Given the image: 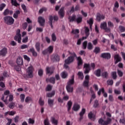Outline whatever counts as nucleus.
Returning a JSON list of instances; mask_svg holds the SVG:
<instances>
[{
  "label": "nucleus",
  "mask_w": 125,
  "mask_h": 125,
  "mask_svg": "<svg viewBox=\"0 0 125 125\" xmlns=\"http://www.w3.org/2000/svg\"><path fill=\"white\" fill-rule=\"evenodd\" d=\"M38 75L39 77H42L43 75V70L40 69L38 70Z\"/></svg>",
  "instance_id": "nucleus-47"
},
{
  "label": "nucleus",
  "mask_w": 125,
  "mask_h": 125,
  "mask_svg": "<svg viewBox=\"0 0 125 125\" xmlns=\"http://www.w3.org/2000/svg\"><path fill=\"white\" fill-rule=\"evenodd\" d=\"M32 54L34 57H37L38 56V53L36 52L34 48H32Z\"/></svg>",
  "instance_id": "nucleus-39"
},
{
  "label": "nucleus",
  "mask_w": 125,
  "mask_h": 125,
  "mask_svg": "<svg viewBox=\"0 0 125 125\" xmlns=\"http://www.w3.org/2000/svg\"><path fill=\"white\" fill-rule=\"evenodd\" d=\"M94 74L96 76V77H100L101 76V70L100 69H97L95 71Z\"/></svg>",
  "instance_id": "nucleus-27"
},
{
  "label": "nucleus",
  "mask_w": 125,
  "mask_h": 125,
  "mask_svg": "<svg viewBox=\"0 0 125 125\" xmlns=\"http://www.w3.org/2000/svg\"><path fill=\"white\" fill-rule=\"evenodd\" d=\"M15 41H16L19 42V43H20L21 42V34H20V29H18L17 31L16 35L14 37Z\"/></svg>",
  "instance_id": "nucleus-8"
},
{
  "label": "nucleus",
  "mask_w": 125,
  "mask_h": 125,
  "mask_svg": "<svg viewBox=\"0 0 125 125\" xmlns=\"http://www.w3.org/2000/svg\"><path fill=\"white\" fill-rule=\"evenodd\" d=\"M38 22L42 27H43L44 26V23H45V20L42 17H39L38 18Z\"/></svg>",
  "instance_id": "nucleus-10"
},
{
  "label": "nucleus",
  "mask_w": 125,
  "mask_h": 125,
  "mask_svg": "<svg viewBox=\"0 0 125 125\" xmlns=\"http://www.w3.org/2000/svg\"><path fill=\"white\" fill-rule=\"evenodd\" d=\"M52 62H59L60 61V57L57 54H53L51 56Z\"/></svg>",
  "instance_id": "nucleus-7"
},
{
  "label": "nucleus",
  "mask_w": 125,
  "mask_h": 125,
  "mask_svg": "<svg viewBox=\"0 0 125 125\" xmlns=\"http://www.w3.org/2000/svg\"><path fill=\"white\" fill-rule=\"evenodd\" d=\"M75 21L78 23V24H80V23H82L83 21V18L82 17H79L75 20Z\"/></svg>",
  "instance_id": "nucleus-41"
},
{
  "label": "nucleus",
  "mask_w": 125,
  "mask_h": 125,
  "mask_svg": "<svg viewBox=\"0 0 125 125\" xmlns=\"http://www.w3.org/2000/svg\"><path fill=\"white\" fill-rule=\"evenodd\" d=\"M17 64L20 66L23 65V59L21 57L18 58L17 60Z\"/></svg>",
  "instance_id": "nucleus-22"
},
{
  "label": "nucleus",
  "mask_w": 125,
  "mask_h": 125,
  "mask_svg": "<svg viewBox=\"0 0 125 125\" xmlns=\"http://www.w3.org/2000/svg\"><path fill=\"white\" fill-rule=\"evenodd\" d=\"M52 89V86L50 84L47 85L46 88V91H50Z\"/></svg>",
  "instance_id": "nucleus-51"
},
{
  "label": "nucleus",
  "mask_w": 125,
  "mask_h": 125,
  "mask_svg": "<svg viewBox=\"0 0 125 125\" xmlns=\"http://www.w3.org/2000/svg\"><path fill=\"white\" fill-rule=\"evenodd\" d=\"M75 83V75L71 77V79L67 83V85H72Z\"/></svg>",
  "instance_id": "nucleus-18"
},
{
  "label": "nucleus",
  "mask_w": 125,
  "mask_h": 125,
  "mask_svg": "<svg viewBox=\"0 0 125 125\" xmlns=\"http://www.w3.org/2000/svg\"><path fill=\"white\" fill-rule=\"evenodd\" d=\"M11 2L14 6H18V5H19V3L17 2L16 0H11Z\"/></svg>",
  "instance_id": "nucleus-35"
},
{
  "label": "nucleus",
  "mask_w": 125,
  "mask_h": 125,
  "mask_svg": "<svg viewBox=\"0 0 125 125\" xmlns=\"http://www.w3.org/2000/svg\"><path fill=\"white\" fill-rule=\"evenodd\" d=\"M59 15H60L61 18H63V17H64V8H61L59 11Z\"/></svg>",
  "instance_id": "nucleus-26"
},
{
  "label": "nucleus",
  "mask_w": 125,
  "mask_h": 125,
  "mask_svg": "<svg viewBox=\"0 0 125 125\" xmlns=\"http://www.w3.org/2000/svg\"><path fill=\"white\" fill-rule=\"evenodd\" d=\"M19 14H20V11L17 10L16 12L14 14V15H13L14 18H17Z\"/></svg>",
  "instance_id": "nucleus-45"
},
{
  "label": "nucleus",
  "mask_w": 125,
  "mask_h": 125,
  "mask_svg": "<svg viewBox=\"0 0 125 125\" xmlns=\"http://www.w3.org/2000/svg\"><path fill=\"white\" fill-rule=\"evenodd\" d=\"M96 19L98 22H100L101 20H104V19H105V16L100 14H98Z\"/></svg>",
  "instance_id": "nucleus-16"
},
{
  "label": "nucleus",
  "mask_w": 125,
  "mask_h": 125,
  "mask_svg": "<svg viewBox=\"0 0 125 125\" xmlns=\"http://www.w3.org/2000/svg\"><path fill=\"white\" fill-rule=\"evenodd\" d=\"M114 59L116 60L115 64H118L119 62L122 61V58L119 55V54H116L114 56Z\"/></svg>",
  "instance_id": "nucleus-15"
},
{
  "label": "nucleus",
  "mask_w": 125,
  "mask_h": 125,
  "mask_svg": "<svg viewBox=\"0 0 125 125\" xmlns=\"http://www.w3.org/2000/svg\"><path fill=\"white\" fill-rule=\"evenodd\" d=\"M71 33L75 35V38H76L77 39L80 38V35H79V34H77L80 33V30L79 29H73Z\"/></svg>",
  "instance_id": "nucleus-13"
},
{
  "label": "nucleus",
  "mask_w": 125,
  "mask_h": 125,
  "mask_svg": "<svg viewBox=\"0 0 125 125\" xmlns=\"http://www.w3.org/2000/svg\"><path fill=\"white\" fill-rule=\"evenodd\" d=\"M54 73V69L51 67H46V74H50V75H52Z\"/></svg>",
  "instance_id": "nucleus-19"
},
{
  "label": "nucleus",
  "mask_w": 125,
  "mask_h": 125,
  "mask_svg": "<svg viewBox=\"0 0 125 125\" xmlns=\"http://www.w3.org/2000/svg\"><path fill=\"white\" fill-rule=\"evenodd\" d=\"M104 91H105V90L104 89V88H102L100 89L99 91L98 92V95L100 96V95H101V92H102V93H104Z\"/></svg>",
  "instance_id": "nucleus-53"
},
{
  "label": "nucleus",
  "mask_w": 125,
  "mask_h": 125,
  "mask_svg": "<svg viewBox=\"0 0 125 125\" xmlns=\"http://www.w3.org/2000/svg\"><path fill=\"white\" fill-rule=\"evenodd\" d=\"M39 104L40 106H43V105H44V101L42 100V97L39 99Z\"/></svg>",
  "instance_id": "nucleus-33"
},
{
  "label": "nucleus",
  "mask_w": 125,
  "mask_h": 125,
  "mask_svg": "<svg viewBox=\"0 0 125 125\" xmlns=\"http://www.w3.org/2000/svg\"><path fill=\"white\" fill-rule=\"evenodd\" d=\"M75 58H77V62H78V66H81L83 65V59H82V58L81 57H75Z\"/></svg>",
  "instance_id": "nucleus-21"
},
{
  "label": "nucleus",
  "mask_w": 125,
  "mask_h": 125,
  "mask_svg": "<svg viewBox=\"0 0 125 125\" xmlns=\"http://www.w3.org/2000/svg\"><path fill=\"white\" fill-rule=\"evenodd\" d=\"M100 28L104 30L107 33H110L111 32V29L107 27V22H104L101 24Z\"/></svg>",
  "instance_id": "nucleus-6"
},
{
  "label": "nucleus",
  "mask_w": 125,
  "mask_h": 125,
  "mask_svg": "<svg viewBox=\"0 0 125 125\" xmlns=\"http://www.w3.org/2000/svg\"><path fill=\"white\" fill-rule=\"evenodd\" d=\"M100 47H96L93 50V52H94V53H95L96 54H98V53H100Z\"/></svg>",
  "instance_id": "nucleus-34"
},
{
  "label": "nucleus",
  "mask_w": 125,
  "mask_h": 125,
  "mask_svg": "<svg viewBox=\"0 0 125 125\" xmlns=\"http://www.w3.org/2000/svg\"><path fill=\"white\" fill-rule=\"evenodd\" d=\"M87 23L89 24V25H93V19L90 18L89 21H87Z\"/></svg>",
  "instance_id": "nucleus-60"
},
{
  "label": "nucleus",
  "mask_w": 125,
  "mask_h": 125,
  "mask_svg": "<svg viewBox=\"0 0 125 125\" xmlns=\"http://www.w3.org/2000/svg\"><path fill=\"white\" fill-rule=\"evenodd\" d=\"M119 29H120V32H121V33H124V32H125V27L122 25L119 26Z\"/></svg>",
  "instance_id": "nucleus-56"
},
{
  "label": "nucleus",
  "mask_w": 125,
  "mask_h": 125,
  "mask_svg": "<svg viewBox=\"0 0 125 125\" xmlns=\"http://www.w3.org/2000/svg\"><path fill=\"white\" fill-rule=\"evenodd\" d=\"M8 14H9V10H8V9H6L4 10L3 15L5 16L6 15H8Z\"/></svg>",
  "instance_id": "nucleus-63"
},
{
  "label": "nucleus",
  "mask_w": 125,
  "mask_h": 125,
  "mask_svg": "<svg viewBox=\"0 0 125 125\" xmlns=\"http://www.w3.org/2000/svg\"><path fill=\"white\" fill-rule=\"evenodd\" d=\"M52 40L53 42H56V36L55 33H53L51 35Z\"/></svg>",
  "instance_id": "nucleus-55"
},
{
  "label": "nucleus",
  "mask_w": 125,
  "mask_h": 125,
  "mask_svg": "<svg viewBox=\"0 0 125 125\" xmlns=\"http://www.w3.org/2000/svg\"><path fill=\"white\" fill-rule=\"evenodd\" d=\"M49 23L50 24V26H51V28H53V25H52V23L53 21V17L52 16H50L49 18Z\"/></svg>",
  "instance_id": "nucleus-30"
},
{
  "label": "nucleus",
  "mask_w": 125,
  "mask_h": 125,
  "mask_svg": "<svg viewBox=\"0 0 125 125\" xmlns=\"http://www.w3.org/2000/svg\"><path fill=\"white\" fill-rule=\"evenodd\" d=\"M107 83L108 85H113L114 83V81H113V80H107Z\"/></svg>",
  "instance_id": "nucleus-54"
},
{
  "label": "nucleus",
  "mask_w": 125,
  "mask_h": 125,
  "mask_svg": "<svg viewBox=\"0 0 125 125\" xmlns=\"http://www.w3.org/2000/svg\"><path fill=\"white\" fill-rule=\"evenodd\" d=\"M26 75L27 78H32V66H30L27 69Z\"/></svg>",
  "instance_id": "nucleus-12"
},
{
  "label": "nucleus",
  "mask_w": 125,
  "mask_h": 125,
  "mask_svg": "<svg viewBox=\"0 0 125 125\" xmlns=\"http://www.w3.org/2000/svg\"><path fill=\"white\" fill-rule=\"evenodd\" d=\"M51 122L53 124V125H58V120L55 119V118L54 117H51Z\"/></svg>",
  "instance_id": "nucleus-24"
},
{
  "label": "nucleus",
  "mask_w": 125,
  "mask_h": 125,
  "mask_svg": "<svg viewBox=\"0 0 125 125\" xmlns=\"http://www.w3.org/2000/svg\"><path fill=\"white\" fill-rule=\"evenodd\" d=\"M88 116L90 120H92V119L94 120V116L93 115L92 112H90L88 114Z\"/></svg>",
  "instance_id": "nucleus-42"
},
{
  "label": "nucleus",
  "mask_w": 125,
  "mask_h": 125,
  "mask_svg": "<svg viewBox=\"0 0 125 125\" xmlns=\"http://www.w3.org/2000/svg\"><path fill=\"white\" fill-rule=\"evenodd\" d=\"M67 77H68V73L65 71L62 72V79H66Z\"/></svg>",
  "instance_id": "nucleus-40"
},
{
  "label": "nucleus",
  "mask_w": 125,
  "mask_h": 125,
  "mask_svg": "<svg viewBox=\"0 0 125 125\" xmlns=\"http://www.w3.org/2000/svg\"><path fill=\"white\" fill-rule=\"evenodd\" d=\"M53 52V46H49L47 49H45L42 52L43 55H47V54H51Z\"/></svg>",
  "instance_id": "nucleus-3"
},
{
  "label": "nucleus",
  "mask_w": 125,
  "mask_h": 125,
  "mask_svg": "<svg viewBox=\"0 0 125 125\" xmlns=\"http://www.w3.org/2000/svg\"><path fill=\"white\" fill-rule=\"evenodd\" d=\"M35 48L38 52H40L41 51V43H40V42H36L35 44Z\"/></svg>",
  "instance_id": "nucleus-25"
},
{
  "label": "nucleus",
  "mask_w": 125,
  "mask_h": 125,
  "mask_svg": "<svg viewBox=\"0 0 125 125\" xmlns=\"http://www.w3.org/2000/svg\"><path fill=\"white\" fill-rule=\"evenodd\" d=\"M83 49H86V48L87 47V41H84L83 43Z\"/></svg>",
  "instance_id": "nucleus-49"
},
{
  "label": "nucleus",
  "mask_w": 125,
  "mask_h": 125,
  "mask_svg": "<svg viewBox=\"0 0 125 125\" xmlns=\"http://www.w3.org/2000/svg\"><path fill=\"white\" fill-rule=\"evenodd\" d=\"M8 97H9L8 101H9V102H11L13 101V95L9 94L8 96Z\"/></svg>",
  "instance_id": "nucleus-52"
},
{
  "label": "nucleus",
  "mask_w": 125,
  "mask_h": 125,
  "mask_svg": "<svg viewBox=\"0 0 125 125\" xmlns=\"http://www.w3.org/2000/svg\"><path fill=\"white\" fill-rule=\"evenodd\" d=\"M7 54V49L6 48H3L0 51V55L1 56H5Z\"/></svg>",
  "instance_id": "nucleus-17"
},
{
  "label": "nucleus",
  "mask_w": 125,
  "mask_h": 125,
  "mask_svg": "<svg viewBox=\"0 0 125 125\" xmlns=\"http://www.w3.org/2000/svg\"><path fill=\"white\" fill-rule=\"evenodd\" d=\"M87 48L88 49V50H92V49H93V45H92L91 42H89L88 43Z\"/></svg>",
  "instance_id": "nucleus-32"
},
{
  "label": "nucleus",
  "mask_w": 125,
  "mask_h": 125,
  "mask_svg": "<svg viewBox=\"0 0 125 125\" xmlns=\"http://www.w3.org/2000/svg\"><path fill=\"white\" fill-rule=\"evenodd\" d=\"M21 102L23 103L24 102V101L25 100V95L23 94H21L20 96Z\"/></svg>",
  "instance_id": "nucleus-46"
},
{
  "label": "nucleus",
  "mask_w": 125,
  "mask_h": 125,
  "mask_svg": "<svg viewBox=\"0 0 125 125\" xmlns=\"http://www.w3.org/2000/svg\"><path fill=\"white\" fill-rule=\"evenodd\" d=\"M85 114V109L83 108L81 110V112L79 113L80 116H83Z\"/></svg>",
  "instance_id": "nucleus-57"
},
{
  "label": "nucleus",
  "mask_w": 125,
  "mask_h": 125,
  "mask_svg": "<svg viewBox=\"0 0 125 125\" xmlns=\"http://www.w3.org/2000/svg\"><path fill=\"white\" fill-rule=\"evenodd\" d=\"M84 33L85 36H87V37H88L89 36V28L88 27L85 26L84 27Z\"/></svg>",
  "instance_id": "nucleus-31"
},
{
  "label": "nucleus",
  "mask_w": 125,
  "mask_h": 125,
  "mask_svg": "<svg viewBox=\"0 0 125 125\" xmlns=\"http://www.w3.org/2000/svg\"><path fill=\"white\" fill-rule=\"evenodd\" d=\"M111 75L113 80H117L118 76L117 75V72L116 71L112 72Z\"/></svg>",
  "instance_id": "nucleus-28"
},
{
  "label": "nucleus",
  "mask_w": 125,
  "mask_h": 125,
  "mask_svg": "<svg viewBox=\"0 0 125 125\" xmlns=\"http://www.w3.org/2000/svg\"><path fill=\"white\" fill-rule=\"evenodd\" d=\"M10 93V92L8 90H6L4 92V95H2V97L1 98V100L5 103V104H8V103H7V98L8 97V96H5V95H8Z\"/></svg>",
  "instance_id": "nucleus-4"
},
{
  "label": "nucleus",
  "mask_w": 125,
  "mask_h": 125,
  "mask_svg": "<svg viewBox=\"0 0 125 125\" xmlns=\"http://www.w3.org/2000/svg\"><path fill=\"white\" fill-rule=\"evenodd\" d=\"M15 107V103L12 102L9 104V107L10 109H13Z\"/></svg>",
  "instance_id": "nucleus-50"
},
{
  "label": "nucleus",
  "mask_w": 125,
  "mask_h": 125,
  "mask_svg": "<svg viewBox=\"0 0 125 125\" xmlns=\"http://www.w3.org/2000/svg\"><path fill=\"white\" fill-rule=\"evenodd\" d=\"M66 90L67 91V92L69 93H72L73 91H74V87L71 86L70 85H67L66 86Z\"/></svg>",
  "instance_id": "nucleus-23"
},
{
  "label": "nucleus",
  "mask_w": 125,
  "mask_h": 125,
  "mask_svg": "<svg viewBox=\"0 0 125 125\" xmlns=\"http://www.w3.org/2000/svg\"><path fill=\"white\" fill-rule=\"evenodd\" d=\"M46 10H47V9H46V8L45 7H43L42 8H41L40 10L39 13L40 14L42 13V12H43V11H46Z\"/></svg>",
  "instance_id": "nucleus-61"
},
{
  "label": "nucleus",
  "mask_w": 125,
  "mask_h": 125,
  "mask_svg": "<svg viewBox=\"0 0 125 125\" xmlns=\"http://www.w3.org/2000/svg\"><path fill=\"white\" fill-rule=\"evenodd\" d=\"M111 122H112V119L111 118H107L106 121H105L101 118L99 120V124L101 125H108L109 124H110V123H111Z\"/></svg>",
  "instance_id": "nucleus-5"
},
{
  "label": "nucleus",
  "mask_w": 125,
  "mask_h": 125,
  "mask_svg": "<svg viewBox=\"0 0 125 125\" xmlns=\"http://www.w3.org/2000/svg\"><path fill=\"white\" fill-rule=\"evenodd\" d=\"M84 68L85 69V71L84 72V74H88V73H89V71H90V65L89 64L84 63Z\"/></svg>",
  "instance_id": "nucleus-11"
},
{
  "label": "nucleus",
  "mask_w": 125,
  "mask_h": 125,
  "mask_svg": "<svg viewBox=\"0 0 125 125\" xmlns=\"http://www.w3.org/2000/svg\"><path fill=\"white\" fill-rule=\"evenodd\" d=\"M80 108H81V106L78 104H75L73 105L72 110H73V111H75V112H77L79 111V110H80Z\"/></svg>",
  "instance_id": "nucleus-20"
},
{
  "label": "nucleus",
  "mask_w": 125,
  "mask_h": 125,
  "mask_svg": "<svg viewBox=\"0 0 125 125\" xmlns=\"http://www.w3.org/2000/svg\"><path fill=\"white\" fill-rule=\"evenodd\" d=\"M48 104L50 107H52L54 104V100L49 99L48 100Z\"/></svg>",
  "instance_id": "nucleus-29"
},
{
  "label": "nucleus",
  "mask_w": 125,
  "mask_h": 125,
  "mask_svg": "<svg viewBox=\"0 0 125 125\" xmlns=\"http://www.w3.org/2000/svg\"><path fill=\"white\" fill-rule=\"evenodd\" d=\"M108 26L109 28H114V24L110 21L108 22Z\"/></svg>",
  "instance_id": "nucleus-62"
},
{
  "label": "nucleus",
  "mask_w": 125,
  "mask_h": 125,
  "mask_svg": "<svg viewBox=\"0 0 125 125\" xmlns=\"http://www.w3.org/2000/svg\"><path fill=\"white\" fill-rule=\"evenodd\" d=\"M46 82L47 83H50L53 84H55V78L52 77H50V78H46Z\"/></svg>",
  "instance_id": "nucleus-14"
},
{
  "label": "nucleus",
  "mask_w": 125,
  "mask_h": 125,
  "mask_svg": "<svg viewBox=\"0 0 125 125\" xmlns=\"http://www.w3.org/2000/svg\"><path fill=\"white\" fill-rule=\"evenodd\" d=\"M68 53L71 56L68 57L67 59L64 61L65 63L63 65V67L65 69L69 68V66L68 65L71 64V63H73L75 61V57H77V54H76V53L75 52L72 53L69 51Z\"/></svg>",
  "instance_id": "nucleus-1"
},
{
  "label": "nucleus",
  "mask_w": 125,
  "mask_h": 125,
  "mask_svg": "<svg viewBox=\"0 0 125 125\" xmlns=\"http://www.w3.org/2000/svg\"><path fill=\"white\" fill-rule=\"evenodd\" d=\"M69 22H74V21H76V16L75 15H73L72 17H70V18H69Z\"/></svg>",
  "instance_id": "nucleus-44"
},
{
  "label": "nucleus",
  "mask_w": 125,
  "mask_h": 125,
  "mask_svg": "<svg viewBox=\"0 0 125 125\" xmlns=\"http://www.w3.org/2000/svg\"><path fill=\"white\" fill-rule=\"evenodd\" d=\"M88 83H89V81H84L83 83V86L87 87L88 86Z\"/></svg>",
  "instance_id": "nucleus-58"
},
{
  "label": "nucleus",
  "mask_w": 125,
  "mask_h": 125,
  "mask_svg": "<svg viewBox=\"0 0 125 125\" xmlns=\"http://www.w3.org/2000/svg\"><path fill=\"white\" fill-rule=\"evenodd\" d=\"M6 5H5V4L4 3H2L0 4V11H2V10H3V8L5 7Z\"/></svg>",
  "instance_id": "nucleus-59"
},
{
  "label": "nucleus",
  "mask_w": 125,
  "mask_h": 125,
  "mask_svg": "<svg viewBox=\"0 0 125 125\" xmlns=\"http://www.w3.org/2000/svg\"><path fill=\"white\" fill-rule=\"evenodd\" d=\"M44 125H49V121L48 119H46L44 121Z\"/></svg>",
  "instance_id": "nucleus-64"
},
{
  "label": "nucleus",
  "mask_w": 125,
  "mask_h": 125,
  "mask_svg": "<svg viewBox=\"0 0 125 125\" xmlns=\"http://www.w3.org/2000/svg\"><path fill=\"white\" fill-rule=\"evenodd\" d=\"M78 76L79 79H81V80H83V73L82 72H78Z\"/></svg>",
  "instance_id": "nucleus-38"
},
{
  "label": "nucleus",
  "mask_w": 125,
  "mask_h": 125,
  "mask_svg": "<svg viewBox=\"0 0 125 125\" xmlns=\"http://www.w3.org/2000/svg\"><path fill=\"white\" fill-rule=\"evenodd\" d=\"M101 57L108 60V59L111 58V54H110V53H103L101 54Z\"/></svg>",
  "instance_id": "nucleus-9"
},
{
  "label": "nucleus",
  "mask_w": 125,
  "mask_h": 125,
  "mask_svg": "<svg viewBox=\"0 0 125 125\" xmlns=\"http://www.w3.org/2000/svg\"><path fill=\"white\" fill-rule=\"evenodd\" d=\"M3 20L7 25H12L14 23L13 18L10 16H6L3 18Z\"/></svg>",
  "instance_id": "nucleus-2"
},
{
  "label": "nucleus",
  "mask_w": 125,
  "mask_h": 125,
  "mask_svg": "<svg viewBox=\"0 0 125 125\" xmlns=\"http://www.w3.org/2000/svg\"><path fill=\"white\" fill-rule=\"evenodd\" d=\"M108 72L105 71L102 73V77H103V78H104V79H107L108 78Z\"/></svg>",
  "instance_id": "nucleus-43"
},
{
  "label": "nucleus",
  "mask_w": 125,
  "mask_h": 125,
  "mask_svg": "<svg viewBox=\"0 0 125 125\" xmlns=\"http://www.w3.org/2000/svg\"><path fill=\"white\" fill-rule=\"evenodd\" d=\"M117 74H118L119 77H120V78H122V77H123V76H124V73L122 71H121L119 69L117 70Z\"/></svg>",
  "instance_id": "nucleus-48"
},
{
  "label": "nucleus",
  "mask_w": 125,
  "mask_h": 125,
  "mask_svg": "<svg viewBox=\"0 0 125 125\" xmlns=\"http://www.w3.org/2000/svg\"><path fill=\"white\" fill-rule=\"evenodd\" d=\"M98 106H99V103L98 102V100H96L94 101V102L93 107L97 108L98 107Z\"/></svg>",
  "instance_id": "nucleus-37"
},
{
  "label": "nucleus",
  "mask_w": 125,
  "mask_h": 125,
  "mask_svg": "<svg viewBox=\"0 0 125 125\" xmlns=\"http://www.w3.org/2000/svg\"><path fill=\"white\" fill-rule=\"evenodd\" d=\"M55 95V91H53L51 93H49L46 94L47 97H52Z\"/></svg>",
  "instance_id": "nucleus-36"
}]
</instances>
